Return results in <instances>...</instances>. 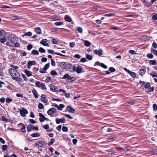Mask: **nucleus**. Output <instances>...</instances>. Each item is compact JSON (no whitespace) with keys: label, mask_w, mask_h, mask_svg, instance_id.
<instances>
[{"label":"nucleus","mask_w":157,"mask_h":157,"mask_svg":"<svg viewBox=\"0 0 157 157\" xmlns=\"http://www.w3.org/2000/svg\"><path fill=\"white\" fill-rule=\"evenodd\" d=\"M9 72L10 75L12 77V79L17 81H21V78H20V74L17 72V70H14L12 68L9 69Z\"/></svg>","instance_id":"f03ea898"},{"label":"nucleus","mask_w":157,"mask_h":157,"mask_svg":"<svg viewBox=\"0 0 157 157\" xmlns=\"http://www.w3.org/2000/svg\"><path fill=\"white\" fill-rule=\"evenodd\" d=\"M39 53V52L35 49L33 50L31 52V54L33 55H38Z\"/></svg>","instance_id":"5701e85b"},{"label":"nucleus","mask_w":157,"mask_h":157,"mask_svg":"<svg viewBox=\"0 0 157 157\" xmlns=\"http://www.w3.org/2000/svg\"><path fill=\"white\" fill-rule=\"evenodd\" d=\"M60 67L63 69H64L66 68V64L65 62H61L59 63Z\"/></svg>","instance_id":"2eb2a0df"},{"label":"nucleus","mask_w":157,"mask_h":157,"mask_svg":"<svg viewBox=\"0 0 157 157\" xmlns=\"http://www.w3.org/2000/svg\"><path fill=\"white\" fill-rule=\"evenodd\" d=\"M65 19L66 21L68 22H71V18L67 15L65 16Z\"/></svg>","instance_id":"c85d7f7f"},{"label":"nucleus","mask_w":157,"mask_h":157,"mask_svg":"<svg viewBox=\"0 0 157 157\" xmlns=\"http://www.w3.org/2000/svg\"><path fill=\"white\" fill-rule=\"evenodd\" d=\"M64 107L65 106L64 105L61 104H60L59 106L58 105V107L57 108V109L59 110H62L63 108H64Z\"/></svg>","instance_id":"c756f323"},{"label":"nucleus","mask_w":157,"mask_h":157,"mask_svg":"<svg viewBox=\"0 0 157 157\" xmlns=\"http://www.w3.org/2000/svg\"><path fill=\"white\" fill-rule=\"evenodd\" d=\"M56 112V109L54 108H52L48 110L47 111V113L48 115H51L53 113Z\"/></svg>","instance_id":"1a4fd4ad"},{"label":"nucleus","mask_w":157,"mask_h":157,"mask_svg":"<svg viewBox=\"0 0 157 157\" xmlns=\"http://www.w3.org/2000/svg\"><path fill=\"white\" fill-rule=\"evenodd\" d=\"M46 71L44 68H41L40 70V72L41 73H44Z\"/></svg>","instance_id":"864d4df0"},{"label":"nucleus","mask_w":157,"mask_h":157,"mask_svg":"<svg viewBox=\"0 0 157 157\" xmlns=\"http://www.w3.org/2000/svg\"><path fill=\"white\" fill-rule=\"evenodd\" d=\"M103 50L101 49H99L98 50L95 49L94 51V53L99 56H101L103 54Z\"/></svg>","instance_id":"39448f33"},{"label":"nucleus","mask_w":157,"mask_h":157,"mask_svg":"<svg viewBox=\"0 0 157 157\" xmlns=\"http://www.w3.org/2000/svg\"><path fill=\"white\" fill-rule=\"evenodd\" d=\"M50 89L53 92H57L58 91L57 88L55 86L51 85L50 86Z\"/></svg>","instance_id":"f8f14e48"},{"label":"nucleus","mask_w":157,"mask_h":157,"mask_svg":"<svg viewBox=\"0 0 157 157\" xmlns=\"http://www.w3.org/2000/svg\"><path fill=\"white\" fill-rule=\"evenodd\" d=\"M55 140L54 139L52 138L51 139V141H49L48 143V146H50L52 145L55 142Z\"/></svg>","instance_id":"2f4dec72"},{"label":"nucleus","mask_w":157,"mask_h":157,"mask_svg":"<svg viewBox=\"0 0 157 157\" xmlns=\"http://www.w3.org/2000/svg\"><path fill=\"white\" fill-rule=\"evenodd\" d=\"M12 101V99L9 98H7L6 100V102L8 103H10Z\"/></svg>","instance_id":"3c124183"},{"label":"nucleus","mask_w":157,"mask_h":157,"mask_svg":"<svg viewBox=\"0 0 157 157\" xmlns=\"http://www.w3.org/2000/svg\"><path fill=\"white\" fill-rule=\"evenodd\" d=\"M145 88L146 89H147L149 88L150 86V83L149 82H147L146 83V84L145 85Z\"/></svg>","instance_id":"09e8293b"},{"label":"nucleus","mask_w":157,"mask_h":157,"mask_svg":"<svg viewBox=\"0 0 157 157\" xmlns=\"http://www.w3.org/2000/svg\"><path fill=\"white\" fill-rule=\"evenodd\" d=\"M56 121L57 124H59L60 123H64L65 122V120L64 118H62L60 119L57 118L56 119Z\"/></svg>","instance_id":"6e6552de"},{"label":"nucleus","mask_w":157,"mask_h":157,"mask_svg":"<svg viewBox=\"0 0 157 157\" xmlns=\"http://www.w3.org/2000/svg\"><path fill=\"white\" fill-rule=\"evenodd\" d=\"M145 70L143 69L140 70L139 71V73L140 75H143L145 74Z\"/></svg>","instance_id":"473e14b6"},{"label":"nucleus","mask_w":157,"mask_h":157,"mask_svg":"<svg viewBox=\"0 0 157 157\" xmlns=\"http://www.w3.org/2000/svg\"><path fill=\"white\" fill-rule=\"evenodd\" d=\"M31 136L33 137H37L40 136V135L38 133H36L32 134Z\"/></svg>","instance_id":"72a5a7b5"},{"label":"nucleus","mask_w":157,"mask_h":157,"mask_svg":"<svg viewBox=\"0 0 157 157\" xmlns=\"http://www.w3.org/2000/svg\"><path fill=\"white\" fill-rule=\"evenodd\" d=\"M16 96L17 97H21V98H22L23 97V94L17 93V94Z\"/></svg>","instance_id":"0e129e2a"},{"label":"nucleus","mask_w":157,"mask_h":157,"mask_svg":"<svg viewBox=\"0 0 157 157\" xmlns=\"http://www.w3.org/2000/svg\"><path fill=\"white\" fill-rule=\"evenodd\" d=\"M77 31L79 33H81L82 32V29L81 27H78L77 29Z\"/></svg>","instance_id":"c03bdc74"},{"label":"nucleus","mask_w":157,"mask_h":157,"mask_svg":"<svg viewBox=\"0 0 157 157\" xmlns=\"http://www.w3.org/2000/svg\"><path fill=\"white\" fill-rule=\"evenodd\" d=\"M20 19V17L17 16L12 17H10V19L12 21H14Z\"/></svg>","instance_id":"b1692460"},{"label":"nucleus","mask_w":157,"mask_h":157,"mask_svg":"<svg viewBox=\"0 0 157 157\" xmlns=\"http://www.w3.org/2000/svg\"><path fill=\"white\" fill-rule=\"evenodd\" d=\"M128 73L130 75V76L133 78H135L136 77V73L133 72H132L130 71H129Z\"/></svg>","instance_id":"aec40b11"},{"label":"nucleus","mask_w":157,"mask_h":157,"mask_svg":"<svg viewBox=\"0 0 157 157\" xmlns=\"http://www.w3.org/2000/svg\"><path fill=\"white\" fill-rule=\"evenodd\" d=\"M86 57L87 59L90 60H91L93 58L92 56L88 54H87L86 55Z\"/></svg>","instance_id":"7c9ffc66"},{"label":"nucleus","mask_w":157,"mask_h":157,"mask_svg":"<svg viewBox=\"0 0 157 157\" xmlns=\"http://www.w3.org/2000/svg\"><path fill=\"white\" fill-rule=\"evenodd\" d=\"M35 31L36 33L38 34H41V31L40 28L39 27L36 28L35 29Z\"/></svg>","instance_id":"a211bd4d"},{"label":"nucleus","mask_w":157,"mask_h":157,"mask_svg":"<svg viewBox=\"0 0 157 157\" xmlns=\"http://www.w3.org/2000/svg\"><path fill=\"white\" fill-rule=\"evenodd\" d=\"M46 143L43 141H38L34 145L38 147H42L46 145Z\"/></svg>","instance_id":"20e7f679"},{"label":"nucleus","mask_w":157,"mask_h":157,"mask_svg":"<svg viewBox=\"0 0 157 157\" xmlns=\"http://www.w3.org/2000/svg\"><path fill=\"white\" fill-rule=\"evenodd\" d=\"M1 119L2 121H8V119H7L6 118L4 117V116H2L1 117Z\"/></svg>","instance_id":"bf43d9fd"},{"label":"nucleus","mask_w":157,"mask_h":157,"mask_svg":"<svg viewBox=\"0 0 157 157\" xmlns=\"http://www.w3.org/2000/svg\"><path fill=\"white\" fill-rule=\"evenodd\" d=\"M62 130L63 132H67L68 131V129L67 127L63 126L62 128Z\"/></svg>","instance_id":"58836bf2"},{"label":"nucleus","mask_w":157,"mask_h":157,"mask_svg":"<svg viewBox=\"0 0 157 157\" xmlns=\"http://www.w3.org/2000/svg\"><path fill=\"white\" fill-rule=\"evenodd\" d=\"M66 109L67 110L69 111L70 112L74 113L75 110L71 107L68 106L67 107Z\"/></svg>","instance_id":"ddd939ff"},{"label":"nucleus","mask_w":157,"mask_h":157,"mask_svg":"<svg viewBox=\"0 0 157 157\" xmlns=\"http://www.w3.org/2000/svg\"><path fill=\"white\" fill-rule=\"evenodd\" d=\"M115 15V14L112 13H110L107 14H106L104 15V16L105 17H110L113 16Z\"/></svg>","instance_id":"37998d69"},{"label":"nucleus","mask_w":157,"mask_h":157,"mask_svg":"<svg viewBox=\"0 0 157 157\" xmlns=\"http://www.w3.org/2000/svg\"><path fill=\"white\" fill-rule=\"evenodd\" d=\"M28 112L27 110L25 108H23L20 110V113L21 116L25 117L26 114H28Z\"/></svg>","instance_id":"423d86ee"},{"label":"nucleus","mask_w":157,"mask_h":157,"mask_svg":"<svg viewBox=\"0 0 157 157\" xmlns=\"http://www.w3.org/2000/svg\"><path fill=\"white\" fill-rule=\"evenodd\" d=\"M14 47H20V44L18 42H16L15 43L14 45Z\"/></svg>","instance_id":"69168bd1"},{"label":"nucleus","mask_w":157,"mask_h":157,"mask_svg":"<svg viewBox=\"0 0 157 157\" xmlns=\"http://www.w3.org/2000/svg\"><path fill=\"white\" fill-rule=\"evenodd\" d=\"M153 56V55L151 53H149L147 55V57L149 59H152Z\"/></svg>","instance_id":"ea45409f"},{"label":"nucleus","mask_w":157,"mask_h":157,"mask_svg":"<svg viewBox=\"0 0 157 157\" xmlns=\"http://www.w3.org/2000/svg\"><path fill=\"white\" fill-rule=\"evenodd\" d=\"M72 67L73 71H76L78 73H80L82 72V68L81 66H78L76 67L75 65H73Z\"/></svg>","instance_id":"7ed1b4c3"},{"label":"nucleus","mask_w":157,"mask_h":157,"mask_svg":"<svg viewBox=\"0 0 157 157\" xmlns=\"http://www.w3.org/2000/svg\"><path fill=\"white\" fill-rule=\"evenodd\" d=\"M38 107L39 109H42L44 108V105L42 104L41 103H40L39 104Z\"/></svg>","instance_id":"8fccbe9b"},{"label":"nucleus","mask_w":157,"mask_h":157,"mask_svg":"<svg viewBox=\"0 0 157 157\" xmlns=\"http://www.w3.org/2000/svg\"><path fill=\"white\" fill-rule=\"evenodd\" d=\"M33 125L30 124L27 126V130L28 132H30L33 129Z\"/></svg>","instance_id":"dca6fc26"},{"label":"nucleus","mask_w":157,"mask_h":157,"mask_svg":"<svg viewBox=\"0 0 157 157\" xmlns=\"http://www.w3.org/2000/svg\"><path fill=\"white\" fill-rule=\"evenodd\" d=\"M19 125H22V128H21V131L22 132H26L25 131V126L23 125V124L21 123H20L19 124Z\"/></svg>","instance_id":"4468645a"},{"label":"nucleus","mask_w":157,"mask_h":157,"mask_svg":"<svg viewBox=\"0 0 157 157\" xmlns=\"http://www.w3.org/2000/svg\"><path fill=\"white\" fill-rule=\"evenodd\" d=\"M74 78V77H71L70 75L69 77H68V78L67 79L68 81H70V82L73 81H74V80H73L72 79Z\"/></svg>","instance_id":"603ef678"},{"label":"nucleus","mask_w":157,"mask_h":157,"mask_svg":"<svg viewBox=\"0 0 157 157\" xmlns=\"http://www.w3.org/2000/svg\"><path fill=\"white\" fill-rule=\"evenodd\" d=\"M40 99L44 103H46L47 102V101L45 99V96L44 95H42Z\"/></svg>","instance_id":"412c9836"},{"label":"nucleus","mask_w":157,"mask_h":157,"mask_svg":"<svg viewBox=\"0 0 157 157\" xmlns=\"http://www.w3.org/2000/svg\"><path fill=\"white\" fill-rule=\"evenodd\" d=\"M47 59L45 57H43L41 59V61L42 62H45L47 61Z\"/></svg>","instance_id":"338daca9"},{"label":"nucleus","mask_w":157,"mask_h":157,"mask_svg":"<svg viewBox=\"0 0 157 157\" xmlns=\"http://www.w3.org/2000/svg\"><path fill=\"white\" fill-rule=\"evenodd\" d=\"M39 115L40 117L39 120L40 122H44L45 121L47 120V119L41 113H39Z\"/></svg>","instance_id":"0eeeda50"},{"label":"nucleus","mask_w":157,"mask_h":157,"mask_svg":"<svg viewBox=\"0 0 157 157\" xmlns=\"http://www.w3.org/2000/svg\"><path fill=\"white\" fill-rule=\"evenodd\" d=\"M129 53L132 54H136L135 52L132 50H130L129 51Z\"/></svg>","instance_id":"e2e57ef3"},{"label":"nucleus","mask_w":157,"mask_h":157,"mask_svg":"<svg viewBox=\"0 0 157 157\" xmlns=\"http://www.w3.org/2000/svg\"><path fill=\"white\" fill-rule=\"evenodd\" d=\"M32 35V33L30 32H28L25 33L24 35L22 36V37H24L25 36H31Z\"/></svg>","instance_id":"cd10ccee"},{"label":"nucleus","mask_w":157,"mask_h":157,"mask_svg":"<svg viewBox=\"0 0 157 157\" xmlns=\"http://www.w3.org/2000/svg\"><path fill=\"white\" fill-rule=\"evenodd\" d=\"M32 92L34 94L35 97L36 98H38V95L37 93L36 90L35 89H33L32 90Z\"/></svg>","instance_id":"6ab92c4d"},{"label":"nucleus","mask_w":157,"mask_h":157,"mask_svg":"<svg viewBox=\"0 0 157 157\" xmlns=\"http://www.w3.org/2000/svg\"><path fill=\"white\" fill-rule=\"evenodd\" d=\"M72 66V65L71 64H69L66 65V69L67 71H69L70 69Z\"/></svg>","instance_id":"393cba45"},{"label":"nucleus","mask_w":157,"mask_h":157,"mask_svg":"<svg viewBox=\"0 0 157 157\" xmlns=\"http://www.w3.org/2000/svg\"><path fill=\"white\" fill-rule=\"evenodd\" d=\"M63 23L62 21L57 22L54 23V24L56 26H59L63 25Z\"/></svg>","instance_id":"f704fd0d"},{"label":"nucleus","mask_w":157,"mask_h":157,"mask_svg":"<svg viewBox=\"0 0 157 157\" xmlns=\"http://www.w3.org/2000/svg\"><path fill=\"white\" fill-rule=\"evenodd\" d=\"M52 42L53 44H56L57 43V41L56 39L53 38L52 40Z\"/></svg>","instance_id":"49530a36"},{"label":"nucleus","mask_w":157,"mask_h":157,"mask_svg":"<svg viewBox=\"0 0 157 157\" xmlns=\"http://www.w3.org/2000/svg\"><path fill=\"white\" fill-rule=\"evenodd\" d=\"M151 52L155 55H157V50L155 49H151Z\"/></svg>","instance_id":"a18cd8bd"},{"label":"nucleus","mask_w":157,"mask_h":157,"mask_svg":"<svg viewBox=\"0 0 157 157\" xmlns=\"http://www.w3.org/2000/svg\"><path fill=\"white\" fill-rule=\"evenodd\" d=\"M0 41L2 43L6 42V45L12 47L15 42L14 38L11 36H7L5 31L0 30Z\"/></svg>","instance_id":"f257e3e1"},{"label":"nucleus","mask_w":157,"mask_h":157,"mask_svg":"<svg viewBox=\"0 0 157 157\" xmlns=\"http://www.w3.org/2000/svg\"><path fill=\"white\" fill-rule=\"evenodd\" d=\"M100 65L103 68L106 69L107 68V66L102 63H99Z\"/></svg>","instance_id":"6e6d98bb"},{"label":"nucleus","mask_w":157,"mask_h":157,"mask_svg":"<svg viewBox=\"0 0 157 157\" xmlns=\"http://www.w3.org/2000/svg\"><path fill=\"white\" fill-rule=\"evenodd\" d=\"M39 51L41 53H44L45 52V51L44 49L42 48H40L39 49Z\"/></svg>","instance_id":"a19ab883"},{"label":"nucleus","mask_w":157,"mask_h":157,"mask_svg":"<svg viewBox=\"0 0 157 157\" xmlns=\"http://www.w3.org/2000/svg\"><path fill=\"white\" fill-rule=\"evenodd\" d=\"M47 41V40L46 39H44L40 41V43L44 46H49V45L46 42Z\"/></svg>","instance_id":"9d476101"},{"label":"nucleus","mask_w":157,"mask_h":157,"mask_svg":"<svg viewBox=\"0 0 157 157\" xmlns=\"http://www.w3.org/2000/svg\"><path fill=\"white\" fill-rule=\"evenodd\" d=\"M40 87H41L42 89L45 90H47V88L46 87L44 83H42L41 85L40 86Z\"/></svg>","instance_id":"5fc2aeb1"},{"label":"nucleus","mask_w":157,"mask_h":157,"mask_svg":"<svg viewBox=\"0 0 157 157\" xmlns=\"http://www.w3.org/2000/svg\"><path fill=\"white\" fill-rule=\"evenodd\" d=\"M153 108L154 110H156L157 109V106L156 104H154L153 105Z\"/></svg>","instance_id":"052dcab7"},{"label":"nucleus","mask_w":157,"mask_h":157,"mask_svg":"<svg viewBox=\"0 0 157 157\" xmlns=\"http://www.w3.org/2000/svg\"><path fill=\"white\" fill-rule=\"evenodd\" d=\"M149 63L151 65H155L157 64L156 61L155 60H151L149 61Z\"/></svg>","instance_id":"a878e982"},{"label":"nucleus","mask_w":157,"mask_h":157,"mask_svg":"<svg viewBox=\"0 0 157 157\" xmlns=\"http://www.w3.org/2000/svg\"><path fill=\"white\" fill-rule=\"evenodd\" d=\"M51 74L52 75H57V73L55 71L52 70L51 71Z\"/></svg>","instance_id":"de8ad7c7"},{"label":"nucleus","mask_w":157,"mask_h":157,"mask_svg":"<svg viewBox=\"0 0 157 157\" xmlns=\"http://www.w3.org/2000/svg\"><path fill=\"white\" fill-rule=\"evenodd\" d=\"M50 66V63H48L47 64H46L44 67V68L45 70H46Z\"/></svg>","instance_id":"4c0bfd02"},{"label":"nucleus","mask_w":157,"mask_h":157,"mask_svg":"<svg viewBox=\"0 0 157 157\" xmlns=\"http://www.w3.org/2000/svg\"><path fill=\"white\" fill-rule=\"evenodd\" d=\"M134 101H128L127 103V105L128 106H130L133 104Z\"/></svg>","instance_id":"79ce46f5"},{"label":"nucleus","mask_w":157,"mask_h":157,"mask_svg":"<svg viewBox=\"0 0 157 157\" xmlns=\"http://www.w3.org/2000/svg\"><path fill=\"white\" fill-rule=\"evenodd\" d=\"M152 18L153 20H157V15L155 14V15H153L152 17Z\"/></svg>","instance_id":"774afa93"},{"label":"nucleus","mask_w":157,"mask_h":157,"mask_svg":"<svg viewBox=\"0 0 157 157\" xmlns=\"http://www.w3.org/2000/svg\"><path fill=\"white\" fill-rule=\"evenodd\" d=\"M43 83H40L39 81H36L35 83V85L36 86L38 87H40V86Z\"/></svg>","instance_id":"e433bc0d"},{"label":"nucleus","mask_w":157,"mask_h":157,"mask_svg":"<svg viewBox=\"0 0 157 157\" xmlns=\"http://www.w3.org/2000/svg\"><path fill=\"white\" fill-rule=\"evenodd\" d=\"M10 66L11 67H13V69L15 70H16V69H17L18 68V67H17V66H13V65H10Z\"/></svg>","instance_id":"680f3d73"},{"label":"nucleus","mask_w":157,"mask_h":157,"mask_svg":"<svg viewBox=\"0 0 157 157\" xmlns=\"http://www.w3.org/2000/svg\"><path fill=\"white\" fill-rule=\"evenodd\" d=\"M44 128L47 130V131L48 132H50L52 131L49 128V125L48 124H46L44 125Z\"/></svg>","instance_id":"f3484780"},{"label":"nucleus","mask_w":157,"mask_h":157,"mask_svg":"<svg viewBox=\"0 0 157 157\" xmlns=\"http://www.w3.org/2000/svg\"><path fill=\"white\" fill-rule=\"evenodd\" d=\"M25 72L28 77L32 75V72L28 70H25Z\"/></svg>","instance_id":"4be33fe9"},{"label":"nucleus","mask_w":157,"mask_h":157,"mask_svg":"<svg viewBox=\"0 0 157 157\" xmlns=\"http://www.w3.org/2000/svg\"><path fill=\"white\" fill-rule=\"evenodd\" d=\"M35 61H29L27 63V65H28L27 67L29 69L30 68V66L32 65H35Z\"/></svg>","instance_id":"9b49d317"},{"label":"nucleus","mask_w":157,"mask_h":157,"mask_svg":"<svg viewBox=\"0 0 157 157\" xmlns=\"http://www.w3.org/2000/svg\"><path fill=\"white\" fill-rule=\"evenodd\" d=\"M70 75L67 74H65L63 77L62 79H67L69 77Z\"/></svg>","instance_id":"c9c22d12"},{"label":"nucleus","mask_w":157,"mask_h":157,"mask_svg":"<svg viewBox=\"0 0 157 157\" xmlns=\"http://www.w3.org/2000/svg\"><path fill=\"white\" fill-rule=\"evenodd\" d=\"M7 146L6 145H3L2 146V150L3 151H5L7 148Z\"/></svg>","instance_id":"13d9d810"},{"label":"nucleus","mask_w":157,"mask_h":157,"mask_svg":"<svg viewBox=\"0 0 157 157\" xmlns=\"http://www.w3.org/2000/svg\"><path fill=\"white\" fill-rule=\"evenodd\" d=\"M32 48L33 46L31 44H29L27 46V48L28 50L31 49Z\"/></svg>","instance_id":"4d7b16f0"},{"label":"nucleus","mask_w":157,"mask_h":157,"mask_svg":"<svg viewBox=\"0 0 157 157\" xmlns=\"http://www.w3.org/2000/svg\"><path fill=\"white\" fill-rule=\"evenodd\" d=\"M84 43V45L87 47L89 46L90 45V43L87 40H83Z\"/></svg>","instance_id":"bb28decb"}]
</instances>
